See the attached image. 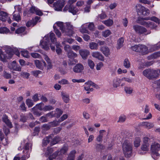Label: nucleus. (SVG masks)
Returning <instances> with one entry per match:
<instances>
[{
	"label": "nucleus",
	"mask_w": 160,
	"mask_h": 160,
	"mask_svg": "<svg viewBox=\"0 0 160 160\" xmlns=\"http://www.w3.org/2000/svg\"><path fill=\"white\" fill-rule=\"evenodd\" d=\"M105 132V131L104 130H101L99 131V135L97 138V140L100 142L102 140V138L104 135V133Z\"/></svg>",
	"instance_id": "nucleus-33"
},
{
	"label": "nucleus",
	"mask_w": 160,
	"mask_h": 160,
	"mask_svg": "<svg viewBox=\"0 0 160 160\" xmlns=\"http://www.w3.org/2000/svg\"><path fill=\"white\" fill-rule=\"evenodd\" d=\"M32 146L30 143H27L25 144L23 152V156L25 158H28L30 156V153L31 151Z\"/></svg>",
	"instance_id": "nucleus-9"
},
{
	"label": "nucleus",
	"mask_w": 160,
	"mask_h": 160,
	"mask_svg": "<svg viewBox=\"0 0 160 160\" xmlns=\"http://www.w3.org/2000/svg\"><path fill=\"white\" fill-rule=\"evenodd\" d=\"M68 10L69 12L72 13L73 15H75L78 12V9L77 8L73 6H69L68 5H66L63 9L64 12H66Z\"/></svg>",
	"instance_id": "nucleus-14"
},
{
	"label": "nucleus",
	"mask_w": 160,
	"mask_h": 160,
	"mask_svg": "<svg viewBox=\"0 0 160 160\" xmlns=\"http://www.w3.org/2000/svg\"><path fill=\"white\" fill-rule=\"evenodd\" d=\"M15 12H14L13 14V18L14 20H15L18 22H19L21 20V17L19 13H15Z\"/></svg>",
	"instance_id": "nucleus-39"
},
{
	"label": "nucleus",
	"mask_w": 160,
	"mask_h": 160,
	"mask_svg": "<svg viewBox=\"0 0 160 160\" xmlns=\"http://www.w3.org/2000/svg\"><path fill=\"white\" fill-rule=\"evenodd\" d=\"M3 13H1L0 15V20L2 21H5L6 20V18L8 17V14L5 12L2 11Z\"/></svg>",
	"instance_id": "nucleus-40"
},
{
	"label": "nucleus",
	"mask_w": 160,
	"mask_h": 160,
	"mask_svg": "<svg viewBox=\"0 0 160 160\" xmlns=\"http://www.w3.org/2000/svg\"><path fill=\"white\" fill-rule=\"evenodd\" d=\"M42 72L41 71L39 70H35L32 71L31 72V73L33 76L36 77L38 76V75L41 74Z\"/></svg>",
	"instance_id": "nucleus-59"
},
{
	"label": "nucleus",
	"mask_w": 160,
	"mask_h": 160,
	"mask_svg": "<svg viewBox=\"0 0 160 160\" xmlns=\"http://www.w3.org/2000/svg\"><path fill=\"white\" fill-rule=\"evenodd\" d=\"M124 89L125 92L127 94L131 95L133 92V88L130 86H125L124 88Z\"/></svg>",
	"instance_id": "nucleus-28"
},
{
	"label": "nucleus",
	"mask_w": 160,
	"mask_h": 160,
	"mask_svg": "<svg viewBox=\"0 0 160 160\" xmlns=\"http://www.w3.org/2000/svg\"><path fill=\"white\" fill-rule=\"evenodd\" d=\"M123 65L127 68H128L130 67V63L127 58H126L123 62Z\"/></svg>",
	"instance_id": "nucleus-44"
},
{
	"label": "nucleus",
	"mask_w": 160,
	"mask_h": 160,
	"mask_svg": "<svg viewBox=\"0 0 160 160\" xmlns=\"http://www.w3.org/2000/svg\"><path fill=\"white\" fill-rule=\"evenodd\" d=\"M54 117L58 118L62 115L63 113V112L60 109L57 108L56 110L53 111Z\"/></svg>",
	"instance_id": "nucleus-32"
},
{
	"label": "nucleus",
	"mask_w": 160,
	"mask_h": 160,
	"mask_svg": "<svg viewBox=\"0 0 160 160\" xmlns=\"http://www.w3.org/2000/svg\"><path fill=\"white\" fill-rule=\"evenodd\" d=\"M126 118V116L124 115L121 116L119 117V119L118 121V122H123L125 121Z\"/></svg>",
	"instance_id": "nucleus-61"
},
{
	"label": "nucleus",
	"mask_w": 160,
	"mask_h": 160,
	"mask_svg": "<svg viewBox=\"0 0 160 160\" xmlns=\"http://www.w3.org/2000/svg\"><path fill=\"white\" fill-rule=\"evenodd\" d=\"M112 32L110 30H106L102 32V35L104 37H107L111 34Z\"/></svg>",
	"instance_id": "nucleus-43"
},
{
	"label": "nucleus",
	"mask_w": 160,
	"mask_h": 160,
	"mask_svg": "<svg viewBox=\"0 0 160 160\" xmlns=\"http://www.w3.org/2000/svg\"><path fill=\"white\" fill-rule=\"evenodd\" d=\"M92 56L95 58H97L98 60L103 61L104 60V57L101 53L98 51H94L91 53Z\"/></svg>",
	"instance_id": "nucleus-16"
},
{
	"label": "nucleus",
	"mask_w": 160,
	"mask_h": 160,
	"mask_svg": "<svg viewBox=\"0 0 160 160\" xmlns=\"http://www.w3.org/2000/svg\"><path fill=\"white\" fill-rule=\"evenodd\" d=\"M124 41V38H121L118 40L117 47V49H120L122 46Z\"/></svg>",
	"instance_id": "nucleus-37"
},
{
	"label": "nucleus",
	"mask_w": 160,
	"mask_h": 160,
	"mask_svg": "<svg viewBox=\"0 0 160 160\" xmlns=\"http://www.w3.org/2000/svg\"><path fill=\"white\" fill-rule=\"evenodd\" d=\"M151 140L148 138L145 137L143 139V143L141 147V149L143 151H147L149 150V142Z\"/></svg>",
	"instance_id": "nucleus-10"
},
{
	"label": "nucleus",
	"mask_w": 160,
	"mask_h": 160,
	"mask_svg": "<svg viewBox=\"0 0 160 160\" xmlns=\"http://www.w3.org/2000/svg\"><path fill=\"white\" fill-rule=\"evenodd\" d=\"M151 47V49L150 50L152 51L158 50L160 47V42L156 44L152 45Z\"/></svg>",
	"instance_id": "nucleus-45"
},
{
	"label": "nucleus",
	"mask_w": 160,
	"mask_h": 160,
	"mask_svg": "<svg viewBox=\"0 0 160 160\" xmlns=\"http://www.w3.org/2000/svg\"><path fill=\"white\" fill-rule=\"evenodd\" d=\"M21 54L23 57L26 58H28L29 56L28 52L27 51H22Z\"/></svg>",
	"instance_id": "nucleus-63"
},
{
	"label": "nucleus",
	"mask_w": 160,
	"mask_h": 160,
	"mask_svg": "<svg viewBox=\"0 0 160 160\" xmlns=\"http://www.w3.org/2000/svg\"><path fill=\"white\" fill-rule=\"evenodd\" d=\"M89 47L90 49L93 50H96L98 48V45L95 42H91L89 43Z\"/></svg>",
	"instance_id": "nucleus-31"
},
{
	"label": "nucleus",
	"mask_w": 160,
	"mask_h": 160,
	"mask_svg": "<svg viewBox=\"0 0 160 160\" xmlns=\"http://www.w3.org/2000/svg\"><path fill=\"white\" fill-rule=\"evenodd\" d=\"M103 64L102 62H100L98 63L97 65L96 69L98 70H99L103 67Z\"/></svg>",
	"instance_id": "nucleus-64"
},
{
	"label": "nucleus",
	"mask_w": 160,
	"mask_h": 160,
	"mask_svg": "<svg viewBox=\"0 0 160 160\" xmlns=\"http://www.w3.org/2000/svg\"><path fill=\"white\" fill-rule=\"evenodd\" d=\"M132 145L131 141L126 140L122 144L123 153L126 157L131 156L132 149Z\"/></svg>",
	"instance_id": "nucleus-4"
},
{
	"label": "nucleus",
	"mask_w": 160,
	"mask_h": 160,
	"mask_svg": "<svg viewBox=\"0 0 160 160\" xmlns=\"http://www.w3.org/2000/svg\"><path fill=\"white\" fill-rule=\"evenodd\" d=\"M121 83V80L116 78L113 79L112 82V86L114 88H117L119 86Z\"/></svg>",
	"instance_id": "nucleus-30"
},
{
	"label": "nucleus",
	"mask_w": 160,
	"mask_h": 160,
	"mask_svg": "<svg viewBox=\"0 0 160 160\" xmlns=\"http://www.w3.org/2000/svg\"><path fill=\"white\" fill-rule=\"evenodd\" d=\"M59 156V153L58 151H57L53 153L52 155L49 156V159L50 160H52L53 159L55 158L57 156Z\"/></svg>",
	"instance_id": "nucleus-46"
},
{
	"label": "nucleus",
	"mask_w": 160,
	"mask_h": 160,
	"mask_svg": "<svg viewBox=\"0 0 160 160\" xmlns=\"http://www.w3.org/2000/svg\"><path fill=\"white\" fill-rule=\"evenodd\" d=\"M58 83L62 85H65L69 84L68 81L65 79H62L58 81Z\"/></svg>",
	"instance_id": "nucleus-55"
},
{
	"label": "nucleus",
	"mask_w": 160,
	"mask_h": 160,
	"mask_svg": "<svg viewBox=\"0 0 160 160\" xmlns=\"http://www.w3.org/2000/svg\"><path fill=\"white\" fill-rule=\"evenodd\" d=\"M160 56V52H158L152 54L150 57L152 59H155Z\"/></svg>",
	"instance_id": "nucleus-53"
},
{
	"label": "nucleus",
	"mask_w": 160,
	"mask_h": 160,
	"mask_svg": "<svg viewBox=\"0 0 160 160\" xmlns=\"http://www.w3.org/2000/svg\"><path fill=\"white\" fill-rule=\"evenodd\" d=\"M133 28L136 33H138L140 35L144 34L146 35L150 33V32L146 33L147 32V30L144 27L138 25H133Z\"/></svg>",
	"instance_id": "nucleus-8"
},
{
	"label": "nucleus",
	"mask_w": 160,
	"mask_h": 160,
	"mask_svg": "<svg viewBox=\"0 0 160 160\" xmlns=\"http://www.w3.org/2000/svg\"><path fill=\"white\" fill-rule=\"evenodd\" d=\"M136 10L138 14L144 16L148 15L149 13V10L141 5L138 4L136 6Z\"/></svg>",
	"instance_id": "nucleus-7"
},
{
	"label": "nucleus",
	"mask_w": 160,
	"mask_h": 160,
	"mask_svg": "<svg viewBox=\"0 0 160 160\" xmlns=\"http://www.w3.org/2000/svg\"><path fill=\"white\" fill-rule=\"evenodd\" d=\"M61 140L60 138L58 137H54L51 142L52 146L53 145L58 142Z\"/></svg>",
	"instance_id": "nucleus-42"
},
{
	"label": "nucleus",
	"mask_w": 160,
	"mask_h": 160,
	"mask_svg": "<svg viewBox=\"0 0 160 160\" xmlns=\"http://www.w3.org/2000/svg\"><path fill=\"white\" fill-rule=\"evenodd\" d=\"M53 152V150L52 148L50 147H48L45 151V154L48 155H50V154Z\"/></svg>",
	"instance_id": "nucleus-57"
},
{
	"label": "nucleus",
	"mask_w": 160,
	"mask_h": 160,
	"mask_svg": "<svg viewBox=\"0 0 160 160\" xmlns=\"http://www.w3.org/2000/svg\"><path fill=\"white\" fill-rule=\"evenodd\" d=\"M56 24L60 28V29L63 32H64V28L63 27V23L62 22L59 21L57 22L54 25L55 26Z\"/></svg>",
	"instance_id": "nucleus-38"
},
{
	"label": "nucleus",
	"mask_w": 160,
	"mask_h": 160,
	"mask_svg": "<svg viewBox=\"0 0 160 160\" xmlns=\"http://www.w3.org/2000/svg\"><path fill=\"white\" fill-rule=\"evenodd\" d=\"M20 75L22 77L27 79H28L29 78L30 76V74L29 73L25 72H21Z\"/></svg>",
	"instance_id": "nucleus-56"
},
{
	"label": "nucleus",
	"mask_w": 160,
	"mask_h": 160,
	"mask_svg": "<svg viewBox=\"0 0 160 160\" xmlns=\"http://www.w3.org/2000/svg\"><path fill=\"white\" fill-rule=\"evenodd\" d=\"M12 57V54H9L8 56L7 54L2 52V50L0 49V59L3 61H4L6 59H8Z\"/></svg>",
	"instance_id": "nucleus-23"
},
{
	"label": "nucleus",
	"mask_w": 160,
	"mask_h": 160,
	"mask_svg": "<svg viewBox=\"0 0 160 160\" xmlns=\"http://www.w3.org/2000/svg\"><path fill=\"white\" fill-rule=\"evenodd\" d=\"M131 49L133 51L139 52L143 55L147 54L149 52L148 47L144 45H135L132 46Z\"/></svg>",
	"instance_id": "nucleus-6"
},
{
	"label": "nucleus",
	"mask_w": 160,
	"mask_h": 160,
	"mask_svg": "<svg viewBox=\"0 0 160 160\" xmlns=\"http://www.w3.org/2000/svg\"><path fill=\"white\" fill-rule=\"evenodd\" d=\"M60 122L58 121H57L56 120L54 121L53 122H50L49 124L51 127H55L58 125Z\"/></svg>",
	"instance_id": "nucleus-58"
},
{
	"label": "nucleus",
	"mask_w": 160,
	"mask_h": 160,
	"mask_svg": "<svg viewBox=\"0 0 160 160\" xmlns=\"http://www.w3.org/2000/svg\"><path fill=\"white\" fill-rule=\"evenodd\" d=\"M52 140V138L51 136L47 137L44 138L42 142V145L43 147L46 146Z\"/></svg>",
	"instance_id": "nucleus-29"
},
{
	"label": "nucleus",
	"mask_w": 160,
	"mask_h": 160,
	"mask_svg": "<svg viewBox=\"0 0 160 160\" xmlns=\"http://www.w3.org/2000/svg\"><path fill=\"white\" fill-rule=\"evenodd\" d=\"M26 103L28 108L32 107L33 105L32 101L29 99H28L26 100Z\"/></svg>",
	"instance_id": "nucleus-54"
},
{
	"label": "nucleus",
	"mask_w": 160,
	"mask_h": 160,
	"mask_svg": "<svg viewBox=\"0 0 160 160\" xmlns=\"http://www.w3.org/2000/svg\"><path fill=\"white\" fill-rule=\"evenodd\" d=\"M100 51L106 57H108L110 55L109 48L106 46L102 47L100 48Z\"/></svg>",
	"instance_id": "nucleus-21"
},
{
	"label": "nucleus",
	"mask_w": 160,
	"mask_h": 160,
	"mask_svg": "<svg viewBox=\"0 0 160 160\" xmlns=\"http://www.w3.org/2000/svg\"><path fill=\"white\" fill-rule=\"evenodd\" d=\"M160 70L148 69L144 70L142 72L143 75L148 78L151 79L156 78L159 75Z\"/></svg>",
	"instance_id": "nucleus-3"
},
{
	"label": "nucleus",
	"mask_w": 160,
	"mask_h": 160,
	"mask_svg": "<svg viewBox=\"0 0 160 160\" xmlns=\"http://www.w3.org/2000/svg\"><path fill=\"white\" fill-rule=\"evenodd\" d=\"M65 4V1L64 0L58 1L53 4L55 10L57 11H61Z\"/></svg>",
	"instance_id": "nucleus-12"
},
{
	"label": "nucleus",
	"mask_w": 160,
	"mask_h": 160,
	"mask_svg": "<svg viewBox=\"0 0 160 160\" xmlns=\"http://www.w3.org/2000/svg\"><path fill=\"white\" fill-rule=\"evenodd\" d=\"M34 109L39 110H43V108H42V104L40 103L37 104L35 106L32 108V110Z\"/></svg>",
	"instance_id": "nucleus-52"
},
{
	"label": "nucleus",
	"mask_w": 160,
	"mask_h": 160,
	"mask_svg": "<svg viewBox=\"0 0 160 160\" xmlns=\"http://www.w3.org/2000/svg\"><path fill=\"white\" fill-rule=\"evenodd\" d=\"M74 41V40L71 38H68L64 39V40L62 42V44H65L66 42H67L70 44L72 43Z\"/></svg>",
	"instance_id": "nucleus-50"
},
{
	"label": "nucleus",
	"mask_w": 160,
	"mask_h": 160,
	"mask_svg": "<svg viewBox=\"0 0 160 160\" xmlns=\"http://www.w3.org/2000/svg\"><path fill=\"white\" fill-rule=\"evenodd\" d=\"M8 67L10 69L13 70L18 71H21V68L18 65H17L15 61L9 62L8 64Z\"/></svg>",
	"instance_id": "nucleus-13"
},
{
	"label": "nucleus",
	"mask_w": 160,
	"mask_h": 160,
	"mask_svg": "<svg viewBox=\"0 0 160 160\" xmlns=\"http://www.w3.org/2000/svg\"><path fill=\"white\" fill-rule=\"evenodd\" d=\"M25 31V28L24 27H21L17 29L15 31V32L18 34L21 33Z\"/></svg>",
	"instance_id": "nucleus-51"
},
{
	"label": "nucleus",
	"mask_w": 160,
	"mask_h": 160,
	"mask_svg": "<svg viewBox=\"0 0 160 160\" xmlns=\"http://www.w3.org/2000/svg\"><path fill=\"white\" fill-rule=\"evenodd\" d=\"M150 19L158 23H160V20L155 17L152 18H145L141 19H139L138 22L147 28H149L151 29H154L156 27V26L152 22L146 21Z\"/></svg>",
	"instance_id": "nucleus-2"
},
{
	"label": "nucleus",
	"mask_w": 160,
	"mask_h": 160,
	"mask_svg": "<svg viewBox=\"0 0 160 160\" xmlns=\"http://www.w3.org/2000/svg\"><path fill=\"white\" fill-rule=\"evenodd\" d=\"M9 31V30L6 27H1L0 28V33L2 34H6Z\"/></svg>",
	"instance_id": "nucleus-47"
},
{
	"label": "nucleus",
	"mask_w": 160,
	"mask_h": 160,
	"mask_svg": "<svg viewBox=\"0 0 160 160\" xmlns=\"http://www.w3.org/2000/svg\"><path fill=\"white\" fill-rule=\"evenodd\" d=\"M79 53L83 59H86L89 54L90 52L87 49H82L79 50Z\"/></svg>",
	"instance_id": "nucleus-18"
},
{
	"label": "nucleus",
	"mask_w": 160,
	"mask_h": 160,
	"mask_svg": "<svg viewBox=\"0 0 160 160\" xmlns=\"http://www.w3.org/2000/svg\"><path fill=\"white\" fill-rule=\"evenodd\" d=\"M95 84L92 81H88L85 83L84 86V89L87 91H92L93 90L92 88H91V86H94Z\"/></svg>",
	"instance_id": "nucleus-19"
},
{
	"label": "nucleus",
	"mask_w": 160,
	"mask_h": 160,
	"mask_svg": "<svg viewBox=\"0 0 160 160\" xmlns=\"http://www.w3.org/2000/svg\"><path fill=\"white\" fill-rule=\"evenodd\" d=\"M67 55L68 58H74L78 56V55L76 53L71 50L68 52Z\"/></svg>",
	"instance_id": "nucleus-35"
},
{
	"label": "nucleus",
	"mask_w": 160,
	"mask_h": 160,
	"mask_svg": "<svg viewBox=\"0 0 160 160\" xmlns=\"http://www.w3.org/2000/svg\"><path fill=\"white\" fill-rule=\"evenodd\" d=\"M152 142L150 149L152 151V156L155 159L159 156V154L158 151L160 149V144L155 141H151Z\"/></svg>",
	"instance_id": "nucleus-5"
},
{
	"label": "nucleus",
	"mask_w": 160,
	"mask_h": 160,
	"mask_svg": "<svg viewBox=\"0 0 160 160\" xmlns=\"http://www.w3.org/2000/svg\"><path fill=\"white\" fill-rule=\"evenodd\" d=\"M44 58L48 64V69L51 68H52V64L51 61L49 58L46 55H44Z\"/></svg>",
	"instance_id": "nucleus-34"
},
{
	"label": "nucleus",
	"mask_w": 160,
	"mask_h": 160,
	"mask_svg": "<svg viewBox=\"0 0 160 160\" xmlns=\"http://www.w3.org/2000/svg\"><path fill=\"white\" fill-rule=\"evenodd\" d=\"M61 95L63 101L66 103H68L70 100L69 96L68 94L66 92H62Z\"/></svg>",
	"instance_id": "nucleus-25"
},
{
	"label": "nucleus",
	"mask_w": 160,
	"mask_h": 160,
	"mask_svg": "<svg viewBox=\"0 0 160 160\" xmlns=\"http://www.w3.org/2000/svg\"><path fill=\"white\" fill-rule=\"evenodd\" d=\"M141 142V140L139 137H136L134 140V146L136 147H138L140 145Z\"/></svg>",
	"instance_id": "nucleus-36"
},
{
	"label": "nucleus",
	"mask_w": 160,
	"mask_h": 160,
	"mask_svg": "<svg viewBox=\"0 0 160 160\" xmlns=\"http://www.w3.org/2000/svg\"><path fill=\"white\" fill-rule=\"evenodd\" d=\"M66 27L64 28V31L66 34L69 36H72L74 33L73 27L70 22L66 23Z\"/></svg>",
	"instance_id": "nucleus-11"
},
{
	"label": "nucleus",
	"mask_w": 160,
	"mask_h": 160,
	"mask_svg": "<svg viewBox=\"0 0 160 160\" xmlns=\"http://www.w3.org/2000/svg\"><path fill=\"white\" fill-rule=\"evenodd\" d=\"M141 125L146 128L149 129L153 128L154 126L153 123L147 122H143L141 123Z\"/></svg>",
	"instance_id": "nucleus-22"
},
{
	"label": "nucleus",
	"mask_w": 160,
	"mask_h": 160,
	"mask_svg": "<svg viewBox=\"0 0 160 160\" xmlns=\"http://www.w3.org/2000/svg\"><path fill=\"white\" fill-rule=\"evenodd\" d=\"M53 109V108L50 105L45 106L43 108V111H49L52 110Z\"/></svg>",
	"instance_id": "nucleus-60"
},
{
	"label": "nucleus",
	"mask_w": 160,
	"mask_h": 160,
	"mask_svg": "<svg viewBox=\"0 0 160 160\" xmlns=\"http://www.w3.org/2000/svg\"><path fill=\"white\" fill-rule=\"evenodd\" d=\"M68 149V145L66 144H64L63 146L61 148L60 150L58 151L59 153V156L60 157V159H62L61 157L64 154L67 153Z\"/></svg>",
	"instance_id": "nucleus-15"
},
{
	"label": "nucleus",
	"mask_w": 160,
	"mask_h": 160,
	"mask_svg": "<svg viewBox=\"0 0 160 160\" xmlns=\"http://www.w3.org/2000/svg\"><path fill=\"white\" fill-rule=\"evenodd\" d=\"M102 22L108 27H110L112 26L113 23V20L110 19L107 20L103 21Z\"/></svg>",
	"instance_id": "nucleus-41"
},
{
	"label": "nucleus",
	"mask_w": 160,
	"mask_h": 160,
	"mask_svg": "<svg viewBox=\"0 0 160 160\" xmlns=\"http://www.w3.org/2000/svg\"><path fill=\"white\" fill-rule=\"evenodd\" d=\"M88 29L91 31H93L94 29V26L93 23L90 22L88 25Z\"/></svg>",
	"instance_id": "nucleus-62"
},
{
	"label": "nucleus",
	"mask_w": 160,
	"mask_h": 160,
	"mask_svg": "<svg viewBox=\"0 0 160 160\" xmlns=\"http://www.w3.org/2000/svg\"><path fill=\"white\" fill-rule=\"evenodd\" d=\"M34 62L36 67L41 69H42L43 68V67H46L47 65L46 63L43 60L40 61L38 60H35Z\"/></svg>",
	"instance_id": "nucleus-17"
},
{
	"label": "nucleus",
	"mask_w": 160,
	"mask_h": 160,
	"mask_svg": "<svg viewBox=\"0 0 160 160\" xmlns=\"http://www.w3.org/2000/svg\"><path fill=\"white\" fill-rule=\"evenodd\" d=\"M84 67L80 63L77 64L73 68V71L76 73L82 72L84 69Z\"/></svg>",
	"instance_id": "nucleus-20"
},
{
	"label": "nucleus",
	"mask_w": 160,
	"mask_h": 160,
	"mask_svg": "<svg viewBox=\"0 0 160 160\" xmlns=\"http://www.w3.org/2000/svg\"><path fill=\"white\" fill-rule=\"evenodd\" d=\"M88 65L90 68L92 69L94 68L95 64L94 62L91 59H88Z\"/></svg>",
	"instance_id": "nucleus-49"
},
{
	"label": "nucleus",
	"mask_w": 160,
	"mask_h": 160,
	"mask_svg": "<svg viewBox=\"0 0 160 160\" xmlns=\"http://www.w3.org/2000/svg\"><path fill=\"white\" fill-rule=\"evenodd\" d=\"M49 38L53 43V44H50L51 48L52 50L54 51L55 48L54 44L56 43V38L55 34L52 32H50L49 34L45 36L44 38V41H42L40 42V46L42 48L45 50H49V47L47 42H48L49 40Z\"/></svg>",
	"instance_id": "nucleus-1"
},
{
	"label": "nucleus",
	"mask_w": 160,
	"mask_h": 160,
	"mask_svg": "<svg viewBox=\"0 0 160 160\" xmlns=\"http://www.w3.org/2000/svg\"><path fill=\"white\" fill-rule=\"evenodd\" d=\"M87 23L83 24L79 28V31L82 33H86L89 34L88 30L87 29Z\"/></svg>",
	"instance_id": "nucleus-24"
},
{
	"label": "nucleus",
	"mask_w": 160,
	"mask_h": 160,
	"mask_svg": "<svg viewBox=\"0 0 160 160\" xmlns=\"http://www.w3.org/2000/svg\"><path fill=\"white\" fill-rule=\"evenodd\" d=\"M53 28L54 32L56 35L58 37H60L61 35V33L60 31L56 28V26L54 25L53 26Z\"/></svg>",
	"instance_id": "nucleus-48"
},
{
	"label": "nucleus",
	"mask_w": 160,
	"mask_h": 160,
	"mask_svg": "<svg viewBox=\"0 0 160 160\" xmlns=\"http://www.w3.org/2000/svg\"><path fill=\"white\" fill-rule=\"evenodd\" d=\"M2 49L4 50L5 51L6 54L8 56L9 54H12V57L13 55V53L12 52L13 48H11L9 46H6L2 48Z\"/></svg>",
	"instance_id": "nucleus-26"
},
{
	"label": "nucleus",
	"mask_w": 160,
	"mask_h": 160,
	"mask_svg": "<svg viewBox=\"0 0 160 160\" xmlns=\"http://www.w3.org/2000/svg\"><path fill=\"white\" fill-rule=\"evenodd\" d=\"M2 119L3 121L9 127L11 128L12 127V125L11 122L8 119V116L6 115H3Z\"/></svg>",
	"instance_id": "nucleus-27"
}]
</instances>
